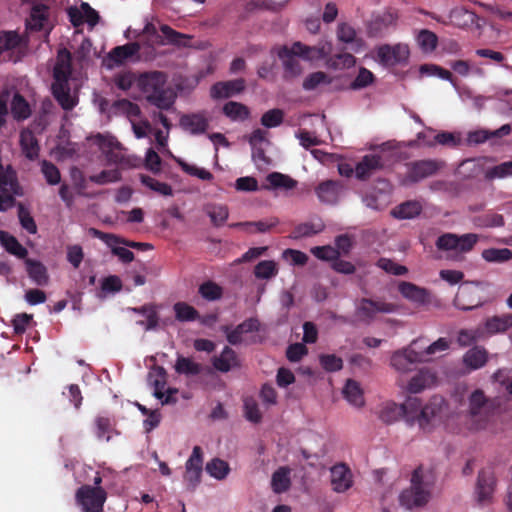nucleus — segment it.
<instances>
[{
    "mask_svg": "<svg viewBox=\"0 0 512 512\" xmlns=\"http://www.w3.org/2000/svg\"><path fill=\"white\" fill-rule=\"evenodd\" d=\"M11 114L17 121H23L31 116V108L28 101L20 94L15 93L11 101Z\"/></svg>",
    "mask_w": 512,
    "mask_h": 512,
    "instance_id": "ea45409f",
    "label": "nucleus"
},
{
    "mask_svg": "<svg viewBox=\"0 0 512 512\" xmlns=\"http://www.w3.org/2000/svg\"><path fill=\"white\" fill-rule=\"evenodd\" d=\"M140 50L138 42H130L114 47L108 54L109 60L116 65H122L126 60L135 56Z\"/></svg>",
    "mask_w": 512,
    "mask_h": 512,
    "instance_id": "bb28decb",
    "label": "nucleus"
},
{
    "mask_svg": "<svg viewBox=\"0 0 512 512\" xmlns=\"http://www.w3.org/2000/svg\"><path fill=\"white\" fill-rule=\"evenodd\" d=\"M278 269L272 260L260 261L254 268V275L258 279H270L276 276Z\"/></svg>",
    "mask_w": 512,
    "mask_h": 512,
    "instance_id": "6e6d98bb",
    "label": "nucleus"
},
{
    "mask_svg": "<svg viewBox=\"0 0 512 512\" xmlns=\"http://www.w3.org/2000/svg\"><path fill=\"white\" fill-rule=\"evenodd\" d=\"M174 368L178 374L186 376H196L202 372L201 364L194 362L191 358L184 357L182 355L177 357Z\"/></svg>",
    "mask_w": 512,
    "mask_h": 512,
    "instance_id": "c03bdc74",
    "label": "nucleus"
},
{
    "mask_svg": "<svg viewBox=\"0 0 512 512\" xmlns=\"http://www.w3.org/2000/svg\"><path fill=\"white\" fill-rule=\"evenodd\" d=\"M206 471L210 476L222 480L228 475L230 467L226 461L214 458L206 464Z\"/></svg>",
    "mask_w": 512,
    "mask_h": 512,
    "instance_id": "603ef678",
    "label": "nucleus"
},
{
    "mask_svg": "<svg viewBox=\"0 0 512 512\" xmlns=\"http://www.w3.org/2000/svg\"><path fill=\"white\" fill-rule=\"evenodd\" d=\"M0 242L7 252L18 258H25L28 254L27 249L19 243L16 237L8 232L0 231Z\"/></svg>",
    "mask_w": 512,
    "mask_h": 512,
    "instance_id": "a19ab883",
    "label": "nucleus"
},
{
    "mask_svg": "<svg viewBox=\"0 0 512 512\" xmlns=\"http://www.w3.org/2000/svg\"><path fill=\"white\" fill-rule=\"evenodd\" d=\"M49 8L44 4H36L31 8L27 20V28L32 31H41L48 25Z\"/></svg>",
    "mask_w": 512,
    "mask_h": 512,
    "instance_id": "393cba45",
    "label": "nucleus"
},
{
    "mask_svg": "<svg viewBox=\"0 0 512 512\" xmlns=\"http://www.w3.org/2000/svg\"><path fill=\"white\" fill-rule=\"evenodd\" d=\"M260 329V322L257 318L251 317L237 325L233 330L229 326H223L222 331L226 334L227 341L231 345H238L242 342L243 334L257 332Z\"/></svg>",
    "mask_w": 512,
    "mask_h": 512,
    "instance_id": "f8f14e48",
    "label": "nucleus"
},
{
    "mask_svg": "<svg viewBox=\"0 0 512 512\" xmlns=\"http://www.w3.org/2000/svg\"><path fill=\"white\" fill-rule=\"evenodd\" d=\"M422 204L417 200L405 201L392 209L391 215L397 219H412L422 212Z\"/></svg>",
    "mask_w": 512,
    "mask_h": 512,
    "instance_id": "2f4dec72",
    "label": "nucleus"
},
{
    "mask_svg": "<svg viewBox=\"0 0 512 512\" xmlns=\"http://www.w3.org/2000/svg\"><path fill=\"white\" fill-rule=\"evenodd\" d=\"M212 365L216 370L227 373L238 365L237 354L232 348L225 346L219 356L212 358Z\"/></svg>",
    "mask_w": 512,
    "mask_h": 512,
    "instance_id": "a878e982",
    "label": "nucleus"
},
{
    "mask_svg": "<svg viewBox=\"0 0 512 512\" xmlns=\"http://www.w3.org/2000/svg\"><path fill=\"white\" fill-rule=\"evenodd\" d=\"M478 239V235L474 233H467L460 236L453 233H445L438 237L436 247L444 251L456 250L461 253H467L474 248Z\"/></svg>",
    "mask_w": 512,
    "mask_h": 512,
    "instance_id": "39448f33",
    "label": "nucleus"
},
{
    "mask_svg": "<svg viewBox=\"0 0 512 512\" xmlns=\"http://www.w3.org/2000/svg\"><path fill=\"white\" fill-rule=\"evenodd\" d=\"M107 492L101 486L84 484L75 493L76 504L83 512H103Z\"/></svg>",
    "mask_w": 512,
    "mask_h": 512,
    "instance_id": "7ed1b4c3",
    "label": "nucleus"
},
{
    "mask_svg": "<svg viewBox=\"0 0 512 512\" xmlns=\"http://www.w3.org/2000/svg\"><path fill=\"white\" fill-rule=\"evenodd\" d=\"M141 183L145 185L146 187L150 188L151 190L164 195V196H172L173 190L172 187L164 182H160L156 180L155 178L148 176V175H141L140 176Z\"/></svg>",
    "mask_w": 512,
    "mask_h": 512,
    "instance_id": "5fc2aeb1",
    "label": "nucleus"
},
{
    "mask_svg": "<svg viewBox=\"0 0 512 512\" xmlns=\"http://www.w3.org/2000/svg\"><path fill=\"white\" fill-rule=\"evenodd\" d=\"M341 184L338 181L326 180L315 188L318 199L324 204H335L338 201L341 191Z\"/></svg>",
    "mask_w": 512,
    "mask_h": 512,
    "instance_id": "b1692460",
    "label": "nucleus"
},
{
    "mask_svg": "<svg viewBox=\"0 0 512 512\" xmlns=\"http://www.w3.org/2000/svg\"><path fill=\"white\" fill-rule=\"evenodd\" d=\"M97 141L109 162L118 164L123 161V155L119 151H116L120 149L121 144L119 142L101 134L97 135Z\"/></svg>",
    "mask_w": 512,
    "mask_h": 512,
    "instance_id": "7c9ffc66",
    "label": "nucleus"
},
{
    "mask_svg": "<svg viewBox=\"0 0 512 512\" xmlns=\"http://www.w3.org/2000/svg\"><path fill=\"white\" fill-rule=\"evenodd\" d=\"M421 341L422 339H416L408 347L395 351L391 356V366L399 372H408L413 364L422 363V354L419 351Z\"/></svg>",
    "mask_w": 512,
    "mask_h": 512,
    "instance_id": "423d86ee",
    "label": "nucleus"
},
{
    "mask_svg": "<svg viewBox=\"0 0 512 512\" xmlns=\"http://www.w3.org/2000/svg\"><path fill=\"white\" fill-rule=\"evenodd\" d=\"M483 337L482 329H461L458 332L457 343L461 347H468L475 343L479 338Z\"/></svg>",
    "mask_w": 512,
    "mask_h": 512,
    "instance_id": "052dcab7",
    "label": "nucleus"
},
{
    "mask_svg": "<svg viewBox=\"0 0 512 512\" xmlns=\"http://www.w3.org/2000/svg\"><path fill=\"white\" fill-rule=\"evenodd\" d=\"M376 265L380 269L384 270L386 273L396 276L405 275L408 272L406 266L400 265L394 262L393 260L384 257L380 258L377 261Z\"/></svg>",
    "mask_w": 512,
    "mask_h": 512,
    "instance_id": "69168bd1",
    "label": "nucleus"
},
{
    "mask_svg": "<svg viewBox=\"0 0 512 512\" xmlns=\"http://www.w3.org/2000/svg\"><path fill=\"white\" fill-rule=\"evenodd\" d=\"M266 181L268 182V185H265L263 188L267 190L278 188L291 190L297 186L296 180L280 172H272L268 174Z\"/></svg>",
    "mask_w": 512,
    "mask_h": 512,
    "instance_id": "f704fd0d",
    "label": "nucleus"
},
{
    "mask_svg": "<svg viewBox=\"0 0 512 512\" xmlns=\"http://www.w3.org/2000/svg\"><path fill=\"white\" fill-rule=\"evenodd\" d=\"M482 258L491 263H504L512 259V250L508 248H488L483 250Z\"/></svg>",
    "mask_w": 512,
    "mask_h": 512,
    "instance_id": "8fccbe9b",
    "label": "nucleus"
},
{
    "mask_svg": "<svg viewBox=\"0 0 512 512\" xmlns=\"http://www.w3.org/2000/svg\"><path fill=\"white\" fill-rule=\"evenodd\" d=\"M25 264L29 277L37 285L43 286L48 283V274L46 267L39 261L33 259H26Z\"/></svg>",
    "mask_w": 512,
    "mask_h": 512,
    "instance_id": "4c0bfd02",
    "label": "nucleus"
},
{
    "mask_svg": "<svg viewBox=\"0 0 512 512\" xmlns=\"http://www.w3.org/2000/svg\"><path fill=\"white\" fill-rule=\"evenodd\" d=\"M512 328V313L502 315H495L488 317L484 321L482 329L484 336H493L496 334L505 333Z\"/></svg>",
    "mask_w": 512,
    "mask_h": 512,
    "instance_id": "6ab92c4d",
    "label": "nucleus"
},
{
    "mask_svg": "<svg viewBox=\"0 0 512 512\" xmlns=\"http://www.w3.org/2000/svg\"><path fill=\"white\" fill-rule=\"evenodd\" d=\"M112 107L127 117H139L141 115V109L138 104L131 102L128 99H119L114 101Z\"/></svg>",
    "mask_w": 512,
    "mask_h": 512,
    "instance_id": "680f3d73",
    "label": "nucleus"
},
{
    "mask_svg": "<svg viewBox=\"0 0 512 512\" xmlns=\"http://www.w3.org/2000/svg\"><path fill=\"white\" fill-rule=\"evenodd\" d=\"M21 43V38L17 32L14 31H1L0 32V54L7 50H12L18 47Z\"/></svg>",
    "mask_w": 512,
    "mask_h": 512,
    "instance_id": "e2e57ef3",
    "label": "nucleus"
},
{
    "mask_svg": "<svg viewBox=\"0 0 512 512\" xmlns=\"http://www.w3.org/2000/svg\"><path fill=\"white\" fill-rule=\"evenodd\" d=\"M355 63L356 58L350 53H339L326 59V65L335 70L351 68Z\"/></svg>",
    "mask_w": 512,
    "mask_h": 512,
    "instance_id": "09e8293b",
    "label": "nucleus"
},
{
    "mask_svg": "<svg viewBox=\"0 0 512 512\" xmlns=\"http://www.w3.org/2000/svg\"><path fill=\"white\" fill-rule=\"evenodd\" d=\"M482 304L479 289L469 284L461 285L453 300V305L463 311H471Z\"/></svg>",
    "mask_w": 512,
    "mask_h": 512,
    "instance_id": "1a4fd4ad",
    "label": "nucleus"
},
{
    "mask_svg": "<svg viewBox=\"0 0 512 512\" xmlns=\"http://www.w3.org/2000/svg\"><path fill=\"white\" fill-rule=\"evenodd\" d=\"M290 469L287 467H280L277 469L271 479V486L275 493H283L286 492L291 485L290 480Z\"/></svg>",
    "mask_w": 512,
    "mask_h": 512,
    "instance_id": "37998d69",
    "label": "nucleus"
},
{
    "mask_svg": "<svg viewBox=\"0 0 512 512\" xmlns=\"http://www.w3.org/2000/svg\"><path fill=\"white\" fill-rule=\"evenodd\" d=\"M283 118L284 112L281 109H271L262 115L261 124L266 128H274L282 124Z\"/></svg>",
    "mask_w": 512,
    "mask_h": 512,
    "instance_id": "774afa93",
    "label": "nucleus"
},
{
    "mask_svg": "<svg viewBox=\"0 0 512 512\" xmlns=\"http://www.w3.org/2000/svg\"><path fill=\"white\" fill-rule=\"evenodd\" d=\"M72 74V54L66 48L58 50L56 63L53 69L54 81H69Z\"/></svg>",
    "mask_w": 512,
    "mask_h": 512,
    "instance_id": "4be33fe9",
    "label": "nucleus"
},
{
    "mask_svg": "<svg viewBox=\"0 0 512 512\" xmlns=\"http://www.w3.org/2000/svg\"><path fill=\"white\" fill-rule=\"evenodd\" d=\"M394 22L395 19L393 15L389 13L376 17L368 25V35L376 38L382 37L388 31L389 26H391Z\"/></svg>",
    "mask_w": 512,
    "mask_h": 512,
    "instance_id": "c9c22d12",
    "label": "nucleus"
},
{
    "mask_svg": "<svg viewBox=\"0 0 512 512\" xmlns=\"http://www.w3.org/2000/svg\"><path fill=\"white\" fill-rule=\"evenodd\" d=\"M180 127L192 135L205 133L209 128V118L204 111L183 114L179 120Z\"/></svg>",
    "mask_w": 512,
    "mask_h": 512,
    "instance_id": "9b49d317",
    "label": "nucleus"
},
{
    "mask_svg": "<svg viewBox=\"0 0 512 512\" xmlns=\"http://www.w3.org/2000/svg\"><path fill=\"white\" fill-rule=\"evenodd\" d=\"M128 310L146 318L145 320L136 321V324L143 327L145 331H152L158 328L159 315L157 305L148 303L140 307H131Z\"/></svg>",
    "mask_w": 512,
    "mask_h": 512,
    "instance_id": "412c9836",
    "label": "nucleus"
},
{
    "mask_svg": "<svg viewBox=\"0 0 512 512\" xmlns=\"http://www.w3.org/2000/svg\"><path fill=\"white\" fill-rule=\"evenodd\" d=\"M93 432L99 441H110L114 434H118L111 418L97 416L94 420Z\"/></svg>",
    "mask_w": 512,
    "mask_h": 512,
    "instance_id": "c756f323",
    "label": "nucleus"
},
{
    "mask_svg": "<svg viewBox=\"0 0 512 512\" xmlns=\"http://www.w3.org/2000/svg\"><path fill=\"white\" fill-rule=\"evenodd\" d=\"M439 170V164L435 160H418L407 165V172L404 178L406 184L417 183L430 176H433Z\"/></svg>",
    "mask_w": 512,
    "mask_h": 512,
    "instance_id": "0eeeda50",
    "label": "nucleus"
},
{
    "mask_svg": "<svg viewBox=\"0 0 512 512\" xmlns=\"http://www.w3.org/2000/svg\"><path fill=\"white\" fill-rule=\"evenodd\" d=\"M337 38L346 44L362 45V40L357 37L356 30L348 23H340L337 27Z\"/></svg>",
    "mask_w": 512,
    "mask_h": 512,
    "instance_id": "3c124183",
    "label": "nucleus"
},
{
    "mask_svg": "<svg viewBox=\"0 0 512 512\" xmlns=\"http://www.w3.org/2000/svg\"><path fill=\"white\" fill-rule=\"evenodd\" d=\"M344 398L352 405L361 407L364 405L363 391L359 383L353 379H348L343 388Z\"/></svg>",
    "mask_w": 512,
    "mask_h": 512,
    "instance_id": "79ce46f5",
    "label": "nucleus"
},
{
    "mask_svg": "<svg viewBox=\"0 0 512 512\" xmlns=\"http://www.w3.org/2000/svg\"><path fill=\"white\" fill-rule=\"evenodd\" d=\"M435 380V375L429 369H421L410 379L407 390L410 393H419L432 385Z\"/></svg>",
    "mask_w": 512,
    "mask_h": 512,
    "instance_id": "c85d7f7f",
    "label": "nucleus"
},
{
    "mask_svg": "<svg viewBox=\"0 0 512 512\" xmlns=\"http://www.w3.org/2000/svg\"><path fill=\"white\" fill-rule=\"evenodd\" d=\"M176 97L173 90L164 88L156 94H150V96L147 97V102L160 110H170L174 108Z\"/></svg>",
    "mask_w": 512,
    "mask_h": 512,
    "instance_id": "473e14b6",
    "label": "nucleus"
},
{
    "mask_svg": "<svg viewBox=\"0 0 512 512\" xmlns=\"http://www.w3.org/2000/svg\"><path fill=\"white\" fill-rule=\"evenodd\" d=\"M398 290L404 298L418 305L431 303L430 291L414 283L403 281L399 284Z\"/></svg>",
    "mask_w": 512,
    "mask_h": 512,
    "instance_id": "2eb2a0df",
    "label": "nucleus"
},
{
    "mask_svg": "<svg viewBox=\"0 0 512 512\" xmlns=\"http://www.w3.org/2000/svg\"><path fill=\"white\" fill-rule=\"evenodd\" d=\"M17 207L18 218L22 228L30 234H35L37 232V225L30 211L20 202L17 204Z\"/></svg>",
    "mask_w": 512,
    "mask_h": 512,
    "instance_id": "13d9d810",
    "label": "nucleus"
},
{
    "mask_svg": "<svg viewBox=\"0 0 512 512\" xmlns=\"http://www.w3.org/2000/svg\"><path fill=\"white\" fill-rule=\"evenodd\" d=\"M377 56L382 63L393 65L406 61L409 57V49L406 45L385 44L378 48Z\"/></svg>",
    "mask_w": 512,
    "mask_h": 512,
    "instance_id": "4468645a",
    "label": "nucleus"
},
{
    "mask_svg": "<svg viewBox=\"0 0 512 512\" xmlns=\"http://www.w3.org/2000/svg\"><path fill=\"white\" fill-rule=\"evenodd\" d=\"M176 320L180 322H192L199 318V312L186 302H177L173 306Z\"/></svg>",
    "mask_w": 512,
    "mask_h": 512,
    "instance_id": "de8ad7c7",
    "label": "nucleus"
},
{
    "mask_svg": "<svg viewBox=\"0 0 512 512\" xmlns=\"http://www.w3.org/2000/svg\"><path fill=\"white\" fill-rule=\"evenodd\" d=\"M488 360V353L484 347L475 346L469 349L464 357V364L471 369H479L483 367Z\"/></svg>",
    "mask_w": 512,
    "mask_h": 512,
    "instance_id": "72a5a7b5",
    "label": "nucleus"
},
{
    "mask_svg": "<svg viewBox=\"0 0 512 512\" xmlns=\"http://www.w3.org/2000/svg\"><path fill=\"white\" fill-rule=\"evenodd\" d=\"M330 45L326 46L323 45L321 47L316 46H308L305 44H302L301 42H295L291 46L292 54L298 55L299 57H302L306 60H321V59H327V57L330 54Z\"/></svg>",
    "mask_w": 512,
    "mask_h": 512,
    "instance_id": "5701e85b",
    "label": "nucleus"
},
{
    "mask_svg": "<svg viewBox=\"0 0 512 512\" xmlns=\"http://www.w3.org/2000/svg\"><path fill=\"white\" fill-rule=\"evenodd\" d=\"M330 473L331 485L334 491L342 493L352 486V473L346 464L339 463L334 465L330 469Z\"/></svg>",
    "mask_w": 512,
    "mask_h": 512,
    "instance_id": "f3484780",
    "label": "nucleus"
},
{
    "mask_svg": "<svg viewBox=\"0 0 512 512\" xmlns=\"http://www.w3.org/2000/svg\"><path fill=\"white\" fill-rule=\"evenodd\" d=\"M396 306L382 300L362 298L356 307V315L364 321H371L377 313H392Z\"/></svg>",
    "mask_w": 512,
    "mask_h": 512,
    "instance_id": "6e6552de",
    "label": "nucleus"
},
{
    "mask_svg": "<svg viewBox=\"0 0 512 512\" xmlns=\"http://www.w3.org/2000/svg\"><path fill=\"white\" fill-rule=\"evenodd\" d=\"M291 48L284 47L279 53V56L283 59L285 77L293 78L301 74L302 67L299 60L296 58L297 55L292 54Z\"/></svg>",
    "mask_w": 512,
    "mask_h": 512,
    "instance_id": "58836bf2",
    "label": "nucleus"
},
{
    "mask_svg": "<svg viewBox=\"0 0 512 512\" xmlns=\"http://www.w3.org/2000/svg\"><path fill=\"white\" fill-rule=\"evenodd\" d=\"M450 343H451V341H449L446 338H439L438 340L431 343L424 349H422V348L419 349L420 354H422L423 362H427L430 359V356H432L438 352H443V351L448 350L450 348Z\"/></svg>",
    "mask_w": 512,
    "mask_h": 512,
    "instance_id": "4d7b16f0",
    "label": "nucleus"
},
{
    "mask_svg": "<svg viewBox=\"0 0 512 512\" xmlns=\"http://www.w3.org/2000/svg\"><path fill=\"white\" fill-rule=\"evenodd\" d=\"M204 211L214 227L223 226L229 217V209L224 204H207Z\"/></svg>",
    "mask_w": 512,
    "mask_h": 512,
    "instance_id": "e433bc0d",
    "label": "nucleus"
},
{
    "mask_svg": "<svg viewBox=\"0 0 512 512\" xmlns=\"http://www.w3.org/2000/svg\"><path fill=\"white\" fill-rule=\"evenodd\" d=\"M41 172L43 173L49 185H57L61 181V174L55 164L50 161L43 160L41 163Z\"/></svg>",
    "mask_w": 512,
    "mask_h": 512,
    "instance_id": "0e129e2a",
    "label": "nucleus"
},
{
    "mask_svg": "<svg viewBox=\"0 0 512 512\" xmlns=\"http://www.w3.org/2000/svg\"><path fill=\"white\" fill-rule=\"evenodd\" d=\"M323 230L322 225H315L312 223H301L297 225L290 234V238L298 240L304 237H311Z\"/></svg>",
    "mask_w": 512,
    "mask_h": 512,
    "instance_id": "864d4df0",
    "label": "nucleus"
},
{
    "mask_svg": "<svg viewBox=\"0 0 512 512\" xmlns=\"http://www.w3.org/2000/svg\"><path fill=\"white\" fill-rule=\"evenodd\" d=\"M167 76L161 71H151L141 74L138 79V87L145 94L146 98L150 94H156L165 88Z\"/></svg>",
    "mask_w": 512,
    "mask_h": 512,
    "instance_id": "9d476101",
    "label": "nucleus"
},
{
    "mask_svg": "<svg viewBox=\"0 0 512 512\" xmlns=\"http://www.w3.org/2000/svg\"><path fill=\"white\" fill-rule=\"evenodd\" d=\"M384 167L382 157L377 154H368L355 166V176L358 180L365 181L369 179L375 172Z\"/></svg>",
    "mask_w": 512,
    "mask_h": 512,
    "instance_id": "ddd939ff",
    "label": "nucleus"
},
{
    "mask_svg": "<svg viewBox=\"0 0 512 512\" xmlns=\"http://www.w3.org/2000/svg\"><path fill=\"white\" fill-rule=\"evenodd\" d=\"M434 478L431 472L417 467L411 476V486L401 492L399 502L408 510L425 506L431 498Z\"/></svg>",
    "mask_w": 512,
    "mask_h": 512,
    "instance_id": "f03ea898",
    "label": "nucleus"
},
{
    "mask_svg": "<svg viewBox=\"0 0 512 512\" xmlns=\"http://www.w3.org/2000/svg\"><path fill=\"white\" fill-rule=\"evenodd\" d=\"M223 113L233 121L246 120L250 115V111L246 105L235 101L227 102L223 106Z\"/></svg>",
    "mask_w": 512,
    "mask_h": 512,
    "instance_id": "a18cd8bd",
    "label": "nucleus"
},
{
    "mask_svg": "<svg viewBox=\"0 0 512 512\" xmlns=\"http://www.w3.org/2000/svg\"><path fill=\"white\" fill-rule=\"evenodd\" d=\"M20 146L26 158L30 160L38 158L40 147L32 130L26 128L21 131Z\"/></svg>",
    "mask_w": 512,
    "mask_h": 512,
    "instance_id": "cd10ccee",
    "label": "nucleus"
},
{
    "mask_svg": "<svg viewBox=\"0 0 512 512\" xmlns=\"http://www.w3.org/2000/svg\"><path fill=\"white\" fill-rule=\"evenodd\" d=\"M200 295L209 301H215L221 298L222 288L212 281H207L199 287Z\"/></svg>",
    "mask_w": 512,
    "mask_h": 512,
    "instance_id": "338daca9",
    "label": "nucleus"
},
{
    "mask_svg": "<svg viewBox=\"0 0 512 512\" xmlns=\"http://www.w3.org/2000/svg\"><path fill=\"white\" fill-rule=\"evenodd\" d=\"M245 89V80L243 78L217 82L212 85L210 95L213 99H224L241 93Z\"/></svg>",
    "mask_w": 512,
    "mask_h": 512,
    "instance_id": "a211bd4d",
    "label": "nucleus"
},
{
    "mask_svg": "<svg viewBox=\"0 0 512 512\" xmlns=\"http://www.w3.org/2000/svg\"><path fill=\"white\" fill-rule=\"evenodd\" d=\"M417 41L424 52H432L437 46L438 38L432 31L423 29L419 32Z\"/></svg>",
    "mask_w": 512,
    "mask_h": 512,
    "instance_id": "bf43d9fd",
    "label": "nucleus"
},
{
    "mask_svg": "<svg viewBox=\"0 0 512 512\" xmlns=\"http://www.w3.org/2000/svg\"><path fill=\"white\" fill-rule=\"evenodd\" d=\"M444 398L434 396L430 401L422 405L418 397H409L403 404L389 403L379 412V418L386 424H391L404 418L409 426L418 424L423 431H430L436 421L441 418L445 406Z\"/></svg>",
    "mask_w": 512,
    "mask_h": 512,
    "instance_id": "f257e3e1",
    "label": "nucleus"
},
{
    "mask_svg": "<svg viewBox=\"0 0 512 512\" xmlns=\"http://www.w3.org/2000/svg\"><path fill=\"white\" fill-rule=\"evenodd\" d=\"M89 232L93 237L98 238V239L102 240L103 242H105L107 244V246L123 244L126 247L143 250V251L153 249V246L149 243L126 240V239L121 238L115 234L105 233V232H102L95 228H91L89 230Z\"/></svg>",
    "mask_w": 512,
    "mask_h": 512,
    "instance_id": "aec40b11",
    "label": "nucleus"
},
{
    "mask_svg": "<svg viewBox=\"0 0 512 512\" xmlns=\"http://www.w3.org/2000/svg\"><path fill=\"white\" fill-rule=\"evenodd\" d=\"M497 480L492 468H483L478 472L474 488V499L479 506H487L493 502Z\"/></svg>",
    "mask_w": 512,
    "mask_h": 512,
    "instance_id": "20e7f679",
    "label": "nucleus"
},
{
    "mask_svg": "<svg viewBox=\"0 0 512 512\" xmlns=\"http://www.w3.org/2000/svg\"><path fill=\"white\" fill-rule=\"evenodd\" d=\"M51 89L53 97L63 110L70 111L78 104V98L71 95L69 81H54Z\"/></svg>",
    "mask_w": 512,
    "mask_h": 512,
    "instance_id": "dca6fc26",
    "label": "nucleus"
},
{
    "mask_svg": "<svg viewBox=\"0 0 512 512\" xmlns=\"http://www.w3.org/2000/svg\"><path fill=\"white\" fill-rule=\"evenodd\" d=\"M149 381L154 387V396L158 399L164 398V389L166 386V371L163 367H156L149 373Z\"/></svg>",
    "mask_w": 512,
    "mask_h": 512,
    "instance_id": "49530a36",
    "label": "nucleus"
}]
</instances>
